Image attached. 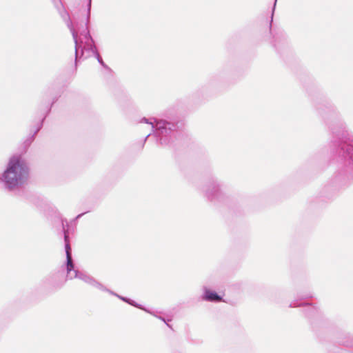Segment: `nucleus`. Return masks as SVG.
Instances as JSON below:
<instances>
[{"label": "nucleus", "instance_id": "1", "mask_svg": "<svg viewBox=\"0 0 353 353\" xmlns=\"http://www.w3.org/2000/svg\"><path fill=\"white\" fill-rule=\"evenodd\" d=\"M28 177V169L20 157L14 156L9 160L3 178L7 185L12 188L23 183Z\"/></svg>", "mask_w": 353, "mask_h": 353}, {"label": "nucleus", "instance_id": "2", "mask_svg": "<svg viewBox=\"0 0 353 353\" xmlns=\"http://www.w3.org/2000/svg\"><path fill=\"white\" fill-rule=\"evenodd\" d=\"M203 299L208 301L219 302L222 300L221 297L219 296L216 292L211 290H205Z\"/></svg>", "mask_w": 353, "mask_h": 353}, {"label": "nucleus", "instance_id": "3", "mask_svg": "<svg viewBox=\"0 0 353 353\" xmlns=\"http://www.w3.org/2000/svg\"><path fill=\"white\" fill-rule=\"evenodd\" d=\"M73 268L72 258L68 250H67V270L70 272Z\"/></svg>", "mask_w": 353, "mask_h": 353}]
</instances>
